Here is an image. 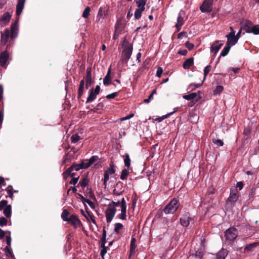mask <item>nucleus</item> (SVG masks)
<instances>
[{"label": "nucleus", "instance_id": "1", "mask_svg": "<svg viewBox=\"0 0 259 259\" xmlns=\"http://www.w3.org/2000/svg\"><path fill=\"white\" fill-rule=\"evenodd\" d=\"M122 46L124 48L122 51L120 61L123 63H127L132 54L133 45L126 41V37H124Z\"/></svg>", "mask_w": 259, "mask_h": 259}, {"label": "nucleus", "instance_id": "2", "mask_svg": "<svg viewBox=\"0 0 259 259\" xmlns=\"http://www.w3.org/2000/svg\"><path fill=\"white\" fill-rule=\"evenodd\" d=\"M239 198V194L236 189L234 190L231 189L229 197L226 200V209H231L234 206L235 202Z\"/></svg>", "mask_w": 259, "mask_h": 259}, {"label": "nucleus", "instance_id": "3", "mask_svg": "<svg viewBox=\"0 0 259 259\" xmlns=\"http://www.w3.org/2000/svg\"><path fill=\"white\" fill-rule=\"evenodd\" d=\"M179 205L178 200L174 199L166 205L163 211L166 214L174 213L178 208Z\"/></svg>", "mask_w": 259, "mask_h": 259}, {"label": "nucleus", "instance_id": "4", "mask_svg": "<svg viewBox=\"0 0 259 259\" xmlns=\"http://www.w3.org/2000/svg\"><path fill=\"white\" fill-rule=\"evenodd\" d=\"M18 30V22L15 21L11 24V31L10 32L8 29H6L3 33V35H5V36H7L8 37H10L12 39H14L17 36Z\"/></svg>", "mask_w": 259, "mask_h": 259}, {"label": "nucleus", "instance_id": "5", "mask_svg": "<svg viewBox=\"0 0 259 259\" xmlns=\"http://www.w3.org/2000/svg\"><path fill=\"white\" fill-rule=\"evenodd\" d=\"M213 0H204L200 6L202 13H210L213 9Z\"/></svg>", "mask_w": 259, "mask_h": 259}, {"label": "nucleus", "instance_id": "6", "mask_svg": "<svg viewBox=\"0 0 259 259\" xmlns=\"http://www.w3.org/2000/svg\"><path fill=\"white\" fill-rule=\"evenodd\" d=\"M238 236L237 230L234 227H230L225 232V236L226 240L233 241Z\"/></svg>", "mask_w": 259, "mask_h": 259}, {"label": "nucleus", "instance_id": "7", "mask_svg": "<svg viewBox=\"0 0 259 259\" xmlns=\"http://www.w3.org/2000/svg\"><path fill=\"white\" fill-rule=\"evenodd\" d=\"M109 10V7L108 6L101 7L98 11L96 21L100 22L101 20H103L107 16Z\"/></svg>", "mask_w": 259, "mask_h": 259}, {"label": "nucleus", "instance_id": "8", "mask_svg": "<svg viewBox=\"0 0 259 259\" xmlns=\"http://www.w3.org/2000/svg\"><path fill=\"white\" fill-rule=\"evenodd\" d=\"M116 211V208L111 207V205H108V208L105 211L106 221L107 223H110L113 220Z\"/></svg>", "mask_w": 259, "mask_h": 259}, {"label": "nucleus", "instance_id": "9", "mask_svg": "<svg viewBox=\"0 0 259 259\" xmlns=\"http://www.w3.org/2000/svg\"><path fill=\"white\" fill-rule=\"evenodd\" d=\"M185 14V13L183 10H181L179 13L178 17L177 18V23L175 25L177 32L181 30L182 26L184 24V16Z\"/></svg>", "mask_w": 259, "mask_h": 259}, {"label": "nucleus", "instance_id": "10", "mask_svg": "<svg viewBox=\"0 0 259 259\" xmlns=\"http://www.w3.org/2000/svg\"><path fill=\"white\" fill-rule=\"evenodd\" d=\"M85 81V88L88 89L90 85L94 82L92 78V70L91 68H87L85 76L84 77Z\"/></svg>", "mask_w": 259, "mask_h": 259}, {"label": "nucleus", "instance_id": "11", "mask_svg": "<svg viewBox=\"0 0 259 259\" xmlns=\"http://www.w3.org/2000/svg\"><path fill=\"white\" fill-rule=\"evenodd\" d=\"M10 58L9 53L7 51H4L0 54V65L3 67H6L7 61Z\"/></svg>", "mask_w": 259, "mask_h": 259}, {"label": "nucleus", "instance_id": "12", "mask_svg": "<svg viewBox=\"0 0 259 259\" xmlns=\"http://www.w3.org/2000/svg\"><path fill=\"white\" fill-rule=\"evenodd\" d=\"M68 222L70 223L71 225L75 228L82 225L81 221L75 214H72L70 215V220Z\"/></svg>", "mask_w": 259, "mask_h": 259}, {"label": "nucleus", "instance_id": "13", "mask_svg": "<svg viewBox=\"0 0 259 259\" xmlns=\"http://www.w3.org/2000/svg\"><path fill=\"white\" fill-rule=\"evenodd\" d=\"M192 218L188 214L184 215L180 219V223L183 227H187L190 224Z\"/></svg>", "mask_w": 259, "mask_h": 259}, {"label": "nucleus", "instance_id": "14", "mask_svg": "<svg viewBox=\"0 0 259 259\" xmlns=\"http://www.w3.org/2000/svg\"><path fill=\"white\" fill-rule=\"evenodd\" d=\"M228 254V251L225 248H222L219 252H218L215 257L212 259H225Z\"/></svg>", "mask_w": 259, "mask_h": 259}, {"label": "nucleus", "instance_id": "15", "mask_svg": "<svg viewBox=\"0 0 259 259\" xmlns=\"http://www.w3.org/2000/svg\"><path fill=\"white\" fill-rule=\"evenodd\" d=\"M220 42L219 40H215L214 43L212 44L210 47V51L214 53V54H216L219 50L222 48L223 46V43H221L219 45L218 44Z\"/></svg>", "mask_w": 259, "mask_h": 259}, {"label": "nucleus", "instance_id": "16", "mask_svg": "<svg viewBox=\"0 0 259 259\" xmlns=\"http://www.w3.org/2000/svg\"><path fill=\"white\" fill-rule=\"evenodd\" d=\"M11 15L9 12L4 14L2 18L0 19V23L3 25H7L10 21Z\"/></svg>", "mask_w": 259, "mask_h": 259}, {"label": "nucleus", "instance_id": "17", "mask_svg": "<svg viewBox=\"0 0 259 259\" xmlns=\"http://www.w3.org/2000/svg\"><path fill=\"white\" fill-rule=\"evenodd\" d=\"M25 0H18L16 6V15L19 16L24 8Z\"/></svg>", "mask_w": 259, "mask_h": 259}, {"label": "nucleus", "instance_id": "18", "mask_svg": "<svg viewBox=\"0 0 259 259\" xmlns=\"http://www.w3.org/2000/svg\"><path fill=\"white\" fill-rule=\"evenodd\" d=\"M136 239L134 237H132L131 243H130V254L129 258L131 257V256L135 253L136 248Z\"/></svg>", "mask_w": 259, "mask_h": 259}, {"label": "nucleus", "instance_id": "19", "mask_svg": "<svg viewBox=\"0 0 259 259\" xmlns=\"http://www.w3.org/2000/svg\"><path fill=\"white\" fill-rule=\"evenodd\" d=\"M252 22L248 20H245L243 26L241 27L243 30H245L246 33H249L248 31L250 30L253 26Z\"/></svg>", "mask_w": 259, "mask_h": 259}, {"label": "nucleus", "instance_id": "20", "mask_svg": "<svg viewBox=\"0 0 259 259\" xmlns=\"http://www.w3.org/2000/svg\"><path fill=\"white\" fill-rule=\"evenodd\" d=\"M194 64L193 58H189L187 59L183 64V67L185 69H189Z\"/></svg>", "mask_w": 259, "mask_h": 259}, {"label": "nucleus", "instance_id": "21", "mask_svg": "<svg viewBox=\"0 0 259 259\" xmlns=\"http://www.w3.org/2000/svg\"><path fill=\"white\" fill-rule=\"evenodd\" d=\"M111 67L108 68V72L103 79V83L105 85L107 86L111 83V78L110 76Z\"/></svg>", "mask_w": 259, "mask_h": 259}, {"label": "nucleus", "instance_id": "22", "mask_svg": "<svg viewBox=\"0 0 259 259\" xmlns=\"http://www.w3.org/2000/svg\"><path fill=\"white\" fill-rule=\"evenodd\" d=\"M89 97L87 98L86 103L92 102L96 98L97 94H95V92H93V88L91 89L89 92Z\"/></svg>", "mask_w": 259, "mask_h": 259}, {"label": "nucleus", "instance_id": "23", "mask_svg": "<svg viewBox=\"0 0 259 259\" xmlns=\"http://www.w3.org/2000/svg\"><path fill=\"white\" fill-rule=\"evenodd\" d=\"M258 245H259V243L258 242H254V243L247 244L244 248V252H248L249 251H251L253 250V248L256 247Z\"/></svg>", "mask_w": 259, "mask_h": 259}, {"label": "nucleus", "instance_id": "24", "mask_svg": "<svg viewBox=\"0 0 259 259\" xmlns=\"http://www.w3.org/2000/svg\"><path fill=\"white\" fill-rule=\"evenodd\" d=\"M227 41L226 44H228L230 47H232L237 44L238 39L235 36L227 37Z\"/></svg>", "mask_w": 259, "mask_h": 259}, {"label": "nucleus", "instance_id": "25", "mask_svg": "<svg viewBox=\"0 0 259 259\" xmlns=\"http://www.w3.org/2000/svg\"><path fill=\"white\" fill-rule=\"evenodd\" d=\"M3 213L4 215L7 218H10L12 214V206L11 205H8L4 208Z\"/></svg>", "mask_w": 259, "mask_h": 259}, {"label": "nucleus", "instance_id": "26", "mask_svg": "<svg viewBox=\"0 0 259 259\" xmlns=\"http://www.w3.org/2000/svg\"><path fill=\"white\" fill-rule=\"evenodd\" d=\"M231 47H230L228 44H226V46L224 48V49H223L221 53L220 58L221 57L226 56L228 54Z\"/></svg>", "mask_w": 259, "mask_h": 259}, {"label": "nucleus", "instance_id": "27", "mask_svg": "<svg viewBox=\"0 0 259 259\" xmlns=\"http://www.w3.org/2000/svg\"><path fill=\"white\" fill-rule=\"evenodd\" d=\"M82 167H84L83 166H82L81 163L77 164L76 163H73L69 167V168H71V171H73L74 170L76 171H78L81 169H83Z\"/></svg>", "mask_w": 259, "mask_h": 259}, {"label": "nucleus", "instance_id": "28", "mask_svg": "<svg viewBox=\"0 0 259 259\" xmlns=\"http://www.w3.org/2000/svg\"><path fill=\"white\" fill-rule=\"evenodd\" d=\"M69 214V212L67 209H64L61 214V218L64 221L68 222L70 220V217L68 216Z\"/></svg>", "mask_w": 259, "mask_h": 259}, {"label": "nucleus", "instance_id": "29", "mask_svg": "<svg viewBox=\"0 0 259 259\" xmlns=\"http://www.w3.org/2000/svg\"><path fill=\"white\" fill-rule=\"evenodd\" d=\"M145 10V9L138 8L137 9L135 12L134 17L137 20H139L142 15V12Z\"/></svg>", "mask_w": 259, "mask_h": 259}, {"label": "nucleus", "instance_id": "30", "mask_svg": "<svg viewBox=\"0 0 259 259\" xmlns=\"http://www.w3.org/2000/svg\"><path fill=\"white\" fill-rule=\"evenodd\" d=\"M137 7L139 8L145 9V5L147 0H135Z\"/></svg>", "mask_w": 259, "mask_h": 259}, {"label": "nucleus", "instance_id": "31", "mask_svg": "<svg viewBox=\"0 0 259 259\" xmlns=\"http://www.w3.org/2000/svg\"><path fill=\"white\" fill-rule=\"evenodd\" d=\"M129 168H124L122 170L121 174L120 175V179L122 180H125L127 179V177L128 175L129 172Z\"/></svg>", "mask_w": 259, "mask_h": 259}, {"label": "nucleus", "instance_id": "32", "mask_svg": "<svg viewBox=\"0 0 259 259\" xmlns=\"http://www.w3.org/2000/svg\"><path fill=\"white\" fill-rule=\"evenodd\" d=\"M249 33H253L255 35L259 34V24L253 25L251 30L248 31Z\"/></svg>", "mask_w": 259, "mask_h": 259}, {"label": "nucleus", "instance_id": "33", "mask_svg": "<svg viewBox=\"0 0 259 259\" xmlns=\"http://www.w3.org/2000/svg\"><path fill=\"white\" fill-rule=\"evenodd\" d=\"M124 162L125 166L129 168L131 165V159L129 154L127 153H125L124 155Z\"/></svg>", "mask_w": 259, "mask_h": 259}, {"label": "nucleus", "instance_id": "34", "mask_svg": "<svg viewBox=\"0 0 259 259\" xmlns=\"http://www.w3.org/2000/svg\"><path fill=\"white\" fill-rule=\"evenodd\" d=\"M126 211V204L124 198L121 200V213H125Z\"/></svg>", "mask_w": 259, "mask_h": 259}, {"label": "nucleus", "instance_id": "35", "mask_svg": "<svg viewBox=\"0 0 259 259\" xmlns=\"http://www.w3.org/2000/svg\"><path fill=\"white\" fill-rule=\"evenodd\" d=\"M197 96L196 93H192L188 95L183 96V98L187 100H191L195 98Z\"/></svg>", "mask_w": 259, "mask_h": 259}, {"label": "nucleus", "instance_id": "36", "mask_svg": "<svg viewBox=\"0 0 259 259\" xmlns=\"http://www.w3.org/2000/svg\"><path fill=\"white\" fill-rule=\"evenodd\" d=\"M203 82L202 81L200 83H191L189 84L188 89H190L191 91H194L196 88H198L200 87L202 85Z\"/></svg>", "mask_w": 259, "mask_h": 259}, {"label": "nucleus", "instance_id": "37", "mask_svg": "<svg viewBox=\"0 0 259 259\" xmlns=\"http://www.w3.org/2000/svg\"><path fill=\"white\" fill-rule=\"evenodd\" d=\"M99 159V157L98 156L94 155L92 156L89 160H88V164L86 165L87 167H90L92 164H93L96 161H97Z\"/></svg>", "mask_w": 259, "mask_h": 259}, {"label": "nucleus", "instance_id": "38", "mask_svg": "<svg viewBox=\"0 0 259 259\" xmlns=\"http://www.w3.org/2000/svg\"><path fill=\"white\" fill-rule=\"evenodd\" d=\"M105 172H107L108 175H113L115 172V169L114 168V165L113 163L110 164V167L108 168Z\"/></svg>", "mask_w": 259, "mask_h": 259}, {"label": "nucleus", "instance_id": "39", "mask_svg": "<svg viewBox=\"0 0 259 259\" xmlns=\"http://www.w3.org/2000/svg\"><path fill=\"white\" fill-rule=\"evenodd\" d=\"M211 68V66L210 65H207L204 68V77L202 80V82H203L205 80V79H206V77L208 73L210 71Z\"/></svg>", "mask_w": 259, "mask_h": 259}, {"label": "nucleus", "instance_id": "40", "mask_svg": "<svg viewBox=\"0 0 259 259\" xmlns=\"http://www.w3.org/2000/svg\"><path fill=\"white\" fill-rule=\"evenodd\" d=\"M88 179L87 177L83 178L79 182V184L82 188L85 187L88 184Z\"/></svg>", "mask_w": 259, "mask_h": 259}, {"label": "nucleus", "instance_id": "41", "mask_svg": "<svg viewBox=\"0 0 259 259\" xmlns=\"http://www.w3.org/2000/svg\"><path fill=\"white\" fill-rule=\"evenodd\" d=\"M224 87L222 85H218L213 91V95H217L223 92Z\"/></svg>", "mask_w": 259, "mask_h": 259}, {"label": "nucleus", "instance_id": "42", "mask_svg": "<svg viewBox=\"0 0 259 259\" xmlns=\"http://www.w3.org/2000/svg\"><path fill=\"white\" fill-rule=\"evenodd\" d=\"M90 8L89 7H87L83 12L82 15V17L84 18H87L90 15Z\"/></svg>", "mask_w": 259, "mask_h": 259}, {"label": "nucleus", "instance_id": "43", "mask_svg": "<svg viewBox=\"0 0 259 259\" xmlns=\"http://www.w3.org/2000/svg\"><path fill=\"white\" fill-rule=\"evenodd\" d=\"M80 137L77 134H74L71 137V142L73 143H76V142H77L80 139Z\"/></svg>", "mask_w": 259, "mask_h": 259}, {"label": "nucleus", "instance_id": "44", "mask_svg": "<svg viewBox=\"0 0 259 259\" xmlns=\"http://www.w3.org/2000/svg\"><path fill=\"white\" fill-rule=\"evenodd\" d=\"M123 226L122 224L121 223H116L115 224V227H114V231L116 233H119V231L120 229H121L122 228H123Z\"/></svg>", "mask_w": 259, "mask_h": 259}, {"label": "nucleus", "instance_id": "45", "mask_svg": "<svg viewBox=\"0 0 259 259\" xmlns=\"http://www.w3.org/2000/svg\"><path fill=\"white\" fill-rule=\"evenodd\" d=\"M194 255L196 257L199 259H201L203 256V253L201 249H198L195 251Z\"/></svg>", "mask_w": 259, "mask_h": 259}, {"label": "nucleus", "instance_id": "46", "mask_svg": "<svg viewBox=\"0 0 259 259\" xmlns=\"http://www.w3.org/2000/svg\"><path fill=\"white\" fill-rule=\"evenodd\" d=\"M212 142L218 147L222 146L224 145L223 141L220 139H213Z\"/></svg>", "mask_w": 259, "mask_h": 259}, {"label": "nucleus", "instance_id": "47", "mask_svg": "<svg viewBox=\"0 0 259 259\" xmlns=\"http://www.w3.org/2000/svg\"><path fill=\"white\" fill-rule=\"evenodd\" d=\"M8 223V220L6 218L4 217H0V226L4 227L7 226Z\"/></svg>", "mask_w": 259, "mask_h": 259}, {"label": "nucleus", "instance_id": "48", "mask_svg": "<svg viewBox=\"0 0 259 259\" xmlns=\"http://www.w3.org/2000/svg\"><path fill=\"white\" fill-rule=\"evenodd\" d=\"M84 91V87L79 86L78 91V95L77 98L79 99L81 98L82 95H83Z\"/></svg>", "mask_w": 259, "mask_h": 259}, {"label": "nucleus", "instance_id": "49", "mask_svg": "<svg viewBox=\"0 0 259 259\" xmlns=\"http://www.w3.org/2000/svg\"><path fill=\"white\" fill-rule=\"evenodd\" d=\"M109 179V175H108L107 172H104V179H103V184L105 186V187H106L107 182H108Z\"/></svg>", "mask_w": 259, "mask_h": 259}, {"label": "nucleus", "instance_id": "50", "mask_svg": "<svg viewBox=\"0 0 259 259\" xmlns=\"http://www.w3.org/2000/svg\"><path fill=\"white\" fill-rule=\"evenodd\" d=\"M70 171H71V168H68L63 173V179L64 180H67L68 176H70L69 175H70Z\"/></svg>", "mask_w": 259, "mask_h": 259}, {"label": "nucleus", "instance_id": "51", "mask_svg": "<svg viewBox=\"0 0 259 259\" xmlns=\"http://www.w3.org/2000/svg\"><path fill=\"white\" fill-rule=\"evenodd\" d=\"M8 201L6 200H3L0 201V210H3L8 206Z\"/></svg>", "mask_w": 259, "mask_h": 259}, {"label": "nucleus", "instance_id": "52", "mask_svg": "<svg viewBox=\"0 0 259 259\" xmlns=\"http://www.w3.org/2000/svg\"><path fill=\"white\" fill-rule=\"evenodd\" d=\"M101 247L102 248V249L101 250L100 254H101V256H102V258L103 259H104V256L107 252V247L106 246H105V245H104V246H103V247Z\"/></svg>", "mask_w": 259, "mask_h": 259}, {"label": "nucleus", "instance_id": "53", "mask_svg": "<svg viewBox=\"0 0 259 259\" xmlns=\"http://www.w3.org/2000/svg\"><path fill=\"white\" fill-rule=\"evenodd\" d=\"M185 45L189 51L192 50L194 47V45L189 41H186L185 44Z\"/></svg>", "mask_w": 259, "mask_h": 259}, {"label": "nucleus", "instance_id": "54", "mask_svg": "<svg viewBox=\"0 0 259 259\" xmlns=\"http://www.w3.org/2000/svg\"><path fill=\"white\" fill-rule=\"evenodd\" d=\"M255 191H256V188H252L250 189V192L249 194V199H250L251 198H252L254 197V196L255 194Z\"/></svg>", "mask_w": 259, "mask_h": 259}, {"label": "nucleus", "instance_id": "55", "mask_svg": "<svg viewBox=\"0 0 259 259\" xmlns=\"http://www.w3.org/2000/svg\"><path fill=\"white\" fill-rule=\"evenodd\" d=\"M118 95V92H114L106 96L108 99H113Z\"/></svg>", "mask_w": 259, "mask_h": 259}, {"label": "nucleus", "instance_id": "56", "mask_svg": "<svg viewBox=\"0 0 259 259\" xmlns=\"http://www.w3.org/2000/svg\"><path fill=\"white\" fill-rule=\"evenodd\" d=\"M81 164L82 165V166H83V167H82L83 169H86V168H88L89 167H87L86 166L87 165L89 164H88V159H82L81 160Z\"/></svg>", "mask_w": 259, "mask_h": 259}, {"label": "nucleus", "instance_id": "57", "mask_svg": "<svg viewBox=\"0 0 259 259\" xmlns=\"http://www.w3.org/2000/svg\"><path fill=\"white\" fill-rule=\"evenodd\" d=\"M9 246H6L5 249H4V250L5 251V252L7 253V255L9 254L11 256H14L12 251L10 249L9 247Z\"/></svg>", "mask_w": 259, "mask_h": 259}, {"label": "nucleus", "instance_id": "58", "mask_svg": "<svg viewBox=\"0 0 259 259\" xmlns=\"http://www.w3.org/2000/svg\"><path fill=\"white\" fill-rule=\"evenodd\" d=\"M120 204L121 205V201H118L117 202H115L114 201H112L108 205H111V207H113H113H114V208H116V206H117Z\"/></svg>", "mask_w": 259, "mask_h": 259}, {"label": "nucleus", "instance_id": "59", "mask_svg": "<svg viewBox=\"0 0 259 259\" xmlns=\"http://www.w3.org/2000/svg\"><path fill=\"white\" fill-rule=\"evenodd\" d=\"M163 72V69L161 67H159L156 71V76L158 77H160L161 76V74Z\"/></svg>", "mask_w": 259, "mask_h": 259}, {"label": "nucleus", "instance_id": "60", "mask_svg": "<svg viewBox=\"0 0 259 259\" xmlns=\"http://www.w3.org/2000/svg\"><path fill=\"white\" fill-rule=\"evenodd\" d=\"M79 179V177L77 178H73L69 182V184L71 185H75L78 182Z\"/></svg>", "mask_w": 259, "mask_h": 259}, {"label": "nucleus", "instance_id": "61", "mask_svg": "<svg viewBox=\"0 0 259 259\" xmlns=\"http://www.w3.org/2000/svg\"><path fill=\"white\" fill-rule=\"evenodd\" d=\"M9 235L6 236V243L7 244V245L10 246L11 243V238L10 236V232H9Z\"/></svg>", "mask_w": 259, "mask_h": 259}, {"label": "nucleus", "instance_id": "62", "mask_svg": "<svg viewBox=\"0 0 259 259\" xmlns=\"http://www.w3.org/2000/svg\"><path fill=\"white\" fill-rule=\"evenodd\" d=\"M188 51L187 50H180L178 52V54L183 56H186L187 54Z\"/></svg>", "mask_w": 259, "mask_h": 259}, {"label": "nucleus", "instance_id": "63", "mask_svg": "<svg viewBox=\"0 0 259 259\" xmlns=\"http://www.w3.org/2000/svg\"><path fill=\"white\" fill-rule=\"evenodd\" d=\"M231 32L226 35V37H233L235 36V31H234L233 28L232 27H230Z\"/></svg>", "mask_w": 259, "mask_h": 259}, {"label": "nucleus", "instance_id": "64", "mask_svg": "<svg viewBox=\"0 0 259 259\" xmlns=\"http://www.w3.org/2000/svg\"><path fill=\"white\" fill-rule=\"evenodd\" d=\"M183 36L187 37V33L186 32L183 31L179 33L178 35V38H181Z\"/></svg>", "mask_w": 259, "mask_h": 259}]
</instances>
